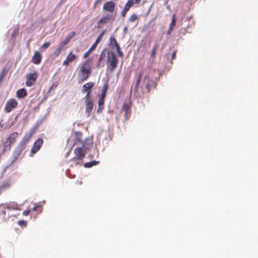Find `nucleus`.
<instances>
[{"label":"nucleus","mask_w":258,"mask_h":258,"mask_svg":"<svg viewBox=\"0 0 258 258\" xmlns=\"http://www.w3.org/2000/svg\"><path fill=\"white\" fill-rule=\"evenodd\" d=\"M91 60L89 58L82 62L78 72V81L79 83L87 80L91 74Z\"/></svg>","instance_id":"1"},{"label":"nucleus","mask_w":258,"mask_h":258,"mask_svg":"<svg viewBox=\"0 0 258 258\" xmlns=\"http://www.w3.org/2000/svg\"><path fill=\"white\" fill-rule=\"evenodd\" d=\"M107 69L112 73L116 68L118 63V59L113 52H108L107 55Z\"/></svg>","instance_id":"2"},{"label":"nucleus","mask_w":258,"mask_h":258,"mask_svg":"<svg viewBox=\"0 0 258 258\" xmlns=\"http://www.w3.org/2000/svg\"><path fill=\"white\" fill-rule=\"evenodd\" d=\"M85 147H78L74 150L75 157L72 159L76 164H81L85 156V151L83 150Z\"/></svg>","instance_id":"3"},{"label":"nucleus","mask_w":258,"mask_h":258,"mask_svg":"<svg viewBox=\"0 0 258 258\" xmlns=\"http://www.w3.org/2000/svg\"><path fill=\"white\" fill-rule=\"evenodd\" d=\"M115 15L107 14L102 17L97 22V28H101L103 25L113 22L115 18Z\"/></svg>","instance_id":"4"},{"label":"nucleus","mask_w":258,"mask_h":258,"mask_svg":"<svg viewBox=\"0 0 258 258\" xmlns=\"http://www.w3.org/2000/svg\"><path fill=\"white\" fill-rule=\"evenodd\" d=\"M94 86L95 83L93 82H89L83 85L81 91L86 94L85 99L91 98V92Z\"/></svg>","instance_id":"5"},{"label":"nucleus","mask_w":258,"mask_h":258,"mask_svg":"<svg viewBox=\"0 0 258 258\" xmlns=\"http://www.w3.org/2000/svg\"><path fill=\"white\" fill-rule=\"evenodd\" d=\"M18 105L17 101L14 98L9 99L6 103L5 111L9 113L14 109L16 108Z\"/></svg>","instance_id":"6"},{"label":"nucleus","mask_w":258,"mask_h":258,"mask_svg":"<svg viewBox=\"0 0 258 258\" xmlns=\"http://www.w3.org/2000/svg\"><path fill=\"white\" fill-rule=\"evenodd\" d=\"M82 134L80 132H76L75 134V139L74 142V146L80 145L82 147H85L87 148V146L86 145V142L88 141L87 139L85 141H82Z\"/></svg>","instance_id":"7"},{"label":"nucleus","mask_w":258,"mask_h":258,"mask_svg":"<svg viewBox=\"0 0 258 258\" xmlns=\"http://www.w3.org/2000/svg\"><path fill=\"white\" fill-rule=\"evenodd\" d=\"M43 143V140L42 138H38L35 141L31 149V156H33V155L36 154L39 150Z\"/></svg>","instance_id":"8"},{"label":"nucleus","mask_w":258,"mask_h":258,"mask_svg":"<svg viewBox=\"0 0 258 258\" xmlns=\"http://www.w3.org/2000/svg\"><path fill=\"white\" fill-rule=\"evenodd\" d=\"M37 77L38 74L37 73H30L27 74L26 76V85L29 87L32 86L36 81Z\"/></svg>","instance_id":"9"},{"label":"nucleus","mask_w":258,"mask_h":258,"mask_svg":"<svg viewBox=\"0 0 258 258\" xmlns=\"http://www.w3.org/2000/svg\"><path fill=\"white\" fill-rule=\"evenodd\" d=\"M115 8V4L113 2L108 1L104 4L102 9L104 11L108 12V14H112Z\"/></svg>","instance_id":"10"},{"label":"nucleus","mask_w":258,"mask_h":258,"mask_svg":"<svg viewBox=\"0 0 258 258\" xmlns=\"http://www.w3.org/2000/svg\"><path fill=\"white\" fill-rule=\"evenodd\" d=\"M33 133V132H31L28 134H26L24 136L22 140L19 145V146L20 147L21 150H24L26 148V145L28 143L30 140L32 138Z\"/></svg>","instance_id":"11"},{"label":"nucleus","mask_w":258,"mask_h":258,"mask_svg":"<svg viewBox=\"0 0 258 258\" xmlns=\"http://www.w3.org/2000/svg\"><path fill=\"white\" fill-rule=\"evenodd\" d=\"M86 108L85 113L87 117H89L93 109V103L91 98L85 99Z\"/></svg>","instance_id":"12"},{"label":"nucleus","mask_w":258,"mask_h":258,"mask_svg":"<svg viewBox=\"0 0 258 258\" xmlns=\"http://www.w3.org/2000/svg\"><path fill=\"white\" fill-rule=\"evenodd\" d=\"M78 56L73 54L72 52H70L66 57V59L63 61V66H68L70 62L75 61L78 58Z\"/></svg>","instance_id":"13"},{"label":"nucleus","mask_w":258,"mask_h":258,"mask_svg":"<svg viewBox=\"0 0 258 258\" xmlns=\"http://www.w3.org/2000/svg\"><path fill=\"white\" fill-rule=\"evenodd\" d=\"M122 110L124 112V119L127 120L131 116V106L128 103L123 104L121 108Z\"/></svg>","instance_id":"14"},{"label":"nucleus","mask_w":258,"mask_h":258,"mask_svg":"<svg viewBox=\"0 0 258 258\" xmlns=\"http://www.w3.org/2000/svg\"><path fill=\"white\" fill-rule=\"evenodd\" d=\"M145 73H146V70H145V69H143L140 70L138 73V75L137 80H136L135 87V90L137 92L138 91V88H139V86L140 84V82H141V78H142V76L145 74H146Z\"/></svg>","instance_id":"15"},{"label":"nucleus","mask_w":258,"mask_h":258,"mask_svg":"<svg viewBox=\"0 0 258 258\" xmlns=\"http://www.w3.org/2000/svg\"><path fill=\"white\" fill-rule=\"evenodd\" d=\"M42 59V56L39 52L36 51L35 52L34 55L32 58V62L36 64H38L40 63Z\"/></svg>","instance_id":"16"},{"label":"nucleus","mask_w":258,"mask_h":258,"mask_svg":"<svg viewBox=\"0 0 258 258\" xmlns=\"http://www.w3.org/2000/svg\"><path fill=\"white\" fill-rule=\"evenodd\" d=\"M144 83L145 84V88L147 92L149 93L151 90L150 79L148 74L146 73L144 76Z\"/></svg>","instance_id":"17"},{"label":"nucleus","mask_w":258,"mask_h":258,"mask_svg":"<svg viewBox=\"0 0 258 258\" xmlns=\"http://www.w3.org/2000/svg\"><path fill=\"white\" fill-rule=\"evenodd\" d=\"M18 137V133L17 132H14L10 134L6 139V140L12 144H14L16 142V139Z\"/></svg>","instance_id":"18"},{"label":"nucleus","mask_w":258,"mask_h":258,"mask_svg":"<svg viewBox=\"0 0 258 258\" xmlns=\"http://www.w3.org/2000/svg\"><path fill=\"white\" fill-rule=\"evenodd\" d=\"M109 45L112 48L115 47L116 49H118L120 47L116 39L114 37H110Z\"/></svg>","instance_id":"19"},{"label":"nucleus","mask_w":258,"mask_h":258,"mask_svg":"<svg viewBox=\"0 0 258 258\" xmlns=\"http://www.w3.org/2000/svg\"><path fill=\"white\" fill-rule=\"evenodd\" d=\"M27 95V92L24 88H22L18 90L16 93V96L18 98H24Z\"/></svg>","instance_id":"20"},{"label":"nucleus","mask_w":258,"mask_h":258,"mask_svg":"<svg viewBox=\"0 0 258 258\" xmlns=\"http://www.w3.org/2000/svg\"><path fill=\"white\" fill-rule=\"evenodd\" d=\"M104 57H105V54L102 51L100 53L99 57L98 60L96 63V68L97 69H100V68L103 67V64L102 63V61L104 58Z\"/></svg>","instance_id":"21"},{"label":"nucleus","mask_w":258,"mask_h":258,"mask_svg":"<svg viewBox=\"0 0 258 258\" xmlns=\"http://www.w3.org/2000/svg\"><path fill=\"white\" fill-rule=\"evenodd\" d=\"M105 99L99 98L98 100V108L97 112L98 113L101 112L104 108Z\"/></svg>","instance_id":"22"},{"label":"nucleus","mask_w":258,"mask_h":258,"mask_svg":"<svg viewBox=\"0 0 258 258\" xmlns=\"http://www.w3.org/2000/svg\"><path fill=\"white\" fill-rule=\"evenodd\" d=\"M96 45H95L94 44H93L91 46V47L90 48V49L87 51H86L83 55V58H87L90 53H91V52L94 49H95L96 47Z\"/></svg>","instance_id":"23"},{"label":"nucleus","mask_w":258,"mask_h":258,"mask_svg":"<svg viewBox=\"0 0 258 258\" xmlns=\"http://www.w3.org/2000/svg\"><path fill=\"white\" fill-rule=\"evenodd\" d=\"M4 152L10 150L11 148L12 144L9 143L6 140L4 143Z\"/></svg>","instance_id":"24"},{"label":"nucleus","mask_w":258,"mask_h":258,"mask_svg":"<svg viewBox=\"0 0 258 258\" xmlns=\"http://www.w3.org/2000/svg\"><path fill=\"white\" fill-rule=\"evenodd\" d=\"M63 47L59 44L56 50L54 52V54L56 57H57L62 51Z\"/></svg>","instance_id":"25"},{"label":"nucleus","mask_w":258,"mask_h":258,"mask_svg":"<svg viewBox=\"0 0 258 258\" xmlns=\"http://www.w3.org/2000/svg\"><path fill=\"white\" fill-rule=\"evenodd\" d=\"M158 46H159L158 44H157V43H155V45L154 46V47L152 48V51L151 53V56H150L151 57L154 58V57L155 56L156 51L157 49L158 48Z\"/></svg>","instance_id":"26"},{"label":"nucleus","mask_w":258,"mask_h":258,"mask_svg":"<svg viewBox=\"0 0 258 258\" xmlns=\"http://www.w3.org/2000/svg\"><path fill=\"white\" fill-rule=\"evenodd\" d=\"M176 21V15L175 14H174L172 15L171 23V24L170 25V27H169L171 29H173L174 27H175Z\"/></svg>","instance_id":"27"},{"label":"nucleus","mask_w":258,"mask_h":258,"mask_svg":"<svg viewBox=\"0 0 258 258\" xmlns=\"http://www.w3.org/2000/svg\"><path fill=\"white\" fill-rule=\"evenodd\" d=\"M138 19V16L135 14H133L131 15L128 19V21L131 22H134Z\"/></svg>","instance_id":"28"},{"label":"nucleus","mask_w":258,"mask_h":258,"mask_svg":"<svg viewBox=\"0 0 258 258\" xmlns=\"http://www.w3.org/2000/svg\"><path fill=\"white\" fill-rule=\"evenodd\" d=\"M105 31L103 30L99 35L98 37L96 40L95 43H94L96 46L97 45L98 43L100 42L101 38L103 37V35L104 34Z\"/></svg>","instance_id":"29"},{"label":"nucleus","mask_w":258,"mask_h":258,"mask_svg":"<svg viewBox=\"0 0 258 258\" xmlns=\"http://www.w3.org/2000/svg\"><path fill=\"white\" fill-rule=\"evenodd\" d=\"M130 8H128L127 6L125 5L123 10L122 11V12L121 13V16L123 17H125L126 13L130 10Z\"/></svg>","instance_id":"30"},{"label":"nucleus","mask_w":258,"mask_h":258,"mask_svg":"<svg viewBox=\"0 0 258 258\" xmlns=\"http://www.w3.org/2000/svg\"><path fill=\"white\" fill-rule=\"evenodd\" d=\"M135 4H136L135 0H128L125 5L130 8Z\"/></svg>","instance_id":"31"},{"label":"nucleus","mask_w":258,"mask_h":258,"mask_svg":"<svg viewBox=\"0 0 258 258\" xmlns=\"http://www.w3.org/2000/svg\"><path fill=\"white\" fill-rule=\"evenodd\" d=\"M108 83H105L104 85H103V86L102 88V90H101V92H104V93H106L107 92V91L108 90Z\"/></svg>","instance_id":"32"},{"label":"nucleus","mask_w":258,"mask_h":258,"mask_svg":"<svg viewBox=\"0 0 258 258\" xmlns=\"http://www.w3.org/2000/svg\"><path fill=\"white\" fill-rule=\"evenodd\" d=\"M50 45V43L49 42H45L42 44V45L41 47V49H46L47 48L49 47V46Z\"/></svg>","instance_id":"33"},{"label":"nucleus","mask_w":258,"mask_h":258,"mask_svg":"<svg viewBox=\"0 0 258 258\" xmlns=\"http://www.w3.org/2000/svg\"><path fill=\"white\" fill-rule=\"evenodd\" d=\"M18 32H19V30H18V28L14 29V30H13L12 33L11 34V37L12 38H14L16 36V35H17Z\"/></svg>","instance_id":"34"},{"label":"nucleus","mask_w":258,"mask_h":258,"mask_svg":"<svg viewBox=\"0 0 258 258\" xmlns=\"http://www.w3.org/2000/svg\"><path fill=\"white\" fill-rule=\"evenodd\" d=\"M18 224L21 226H26L27 222L25 220H20L18 221Z\"/></svg>","instance_id":"35"},{"label":"nucleus","mask_w":258,"mask_h":258,"mask_svg":"<svg viewBox=\"0 0 258 258\" xmlns=\"http://www.w3.org/2000/svg\"><path fill=\"white\" fill-rule=\"evenodd\" d=\"M69 40L66 38V40L61 42L59 44L64 48L66 45L67 44Z\"/></svg>","instance_id":"36"},{"label":"nucleus","mask_w":258,"mask_h":258,"mask_svg":"<svg viewBox=\"0 0 258 258\" xmlns=\"http://www.w3.org/2000/svg\"><path fill=\"white\" fill-rule=\"evenodd\" d=\"M93 165H95V164H92V162H88L84 164V167L86 168H90Z\"/></svg>","instance_id":"37"},{"label":"nucleus","mask_w":258,"mask_h":258,"mask_svg":"<svg viewBox=\"0 0 258 258\" xmlns=\"http://www.w3.org/2000/svg\"><path fill=\"white\" fill-rule=\"evenodd\" d=\"M6 211L5 210H3L1 213H0V216L2 217L3 220L4 221H6V219L5 218V216L6 215Z\"/></svg>","instance_id":"38"},{"label":"nucleus","mask_w":258,"mask_h":258,"mask_svg":"<svg viewBox=\"0 0 258 258\" xmlns=\"http://www.w3.org/2000/svg\"><path fill=\"white\" fill-rule=\"evenodd\" d=\"M76 33L75 32H72L69 34V35L67 37V38L70 40L75 35Z\"/></svg>","instance_id":"39"},{"label":"nucleus","mask_w":258,"mask_h":258,"mask_svg":"<svg viewBox=\"0 0 258 258\" xmlns=\"http://www.w3.org/2000/svg\"><path fill=\"white\" fill-rule=\"evenodd\" d=\"M102 0H96L94 3V7L96 8L97 5L100 4Z\"/></svg>","instance_id":"40"},{"label":"nucleus","mask_w":258,"mask_h":258,"mask_svg":"<svg viewBox=\"0 0 258 258\" xmlns=\"http://www.w3.org/2000/svg\"><path fill=\"white\" fill-rule=\"evenodd\" d=\"M30 213V210H25L23 213V215L24 216H28Z\"/></svg>","instance_id":"41"},{"label":"nucleus","mask_w":258,"mask_h":258,"mask_svg":"<svg viewBox=\"0 0 258 258\" xmlns=\"http://www.w3.org/2000/svg\"><path fill=\"white\" fill-rule=\"evenodd\" d=\"M116 51L117 52V53L119 56H122L123 55L122 52L120 50V47H119L118 49H116Z\"/></svg>","instance_id":"42"},{"label":"nucleus","mask_w":258,"mask_h":258,"mask_svg":"<svg viewBox=\"0 0 258 258\" xmlns=\"http://www.w3.org/2000/svg\"><path fill=\"white\" fill-rule=\"evenodd\" d=\"M106 95V93H104V92H101V97L100 98L102 99H105Z\"/></svg>","instance_id":"43"},{"label":"nucleus","mask_w":258,"mask_h":258,"mask_svg":"<svg viewBox=\"0 0 258 258\" xmlns=\"http://www.w3.org/2000/svg\"><path fill=\"white\" fill-rule=\"evenodd\" d=\"M173 29H171L170 27L169 28V29L167 31V34H170L172 32V31Z\"/></svg>","instance_id":"44"},{"label":"nucleus","mask_w":258,"mask_h":258,"mask_svg":"<svg viewBox=\"0 0 258 258\" xmlns=\"http://www.w3.org/2000/svg\"><path fill=\"white\" fill-rule=\"evenodd\" d=\"M38 208H39V206H36L33 207V210L34 211H37Z\"/></svg>","instance_id":"45"},{"label":"nucleus","mask_w":258,"mask_h":258,"mask_svg":"<svg viewBox=\"0 0 258 258\" xmlns=\"http://www.w3.org/2000/svg\"><path fill=\"white\" fill-rule=\"evenodd\" d=\"M127 26H125L124 28H123V31L124 32H126L127 31Z\"/></svg>","instance_id":"46"},{"label":"nucleus","mask_w":258,"mask_h":258,"mask_svg":"<svg viewBox=\"0 0 258 258\" xmlns=\"http://www.w3.org/2000/svg\"><path fill=\"white\" fill-rule=\"evenodd\" d=\"M175 56H176L175 52H174L172 53V59H174V58L175 57Z\"/></svg>","instance_id":"47"},{"label":"nucleus","mask_w":258,"mask_h":258,"mask_svg":"<svg viewBox=\"0 0 258 258\" xmlns=\"http://www.w3.org/2000/svg\"><path fill=\"white\" fill-rule=\"evenodd\" d=\"M141 0H135L136 4H139L141 3Z\"/></svg>","instance_id":"48"},{"label":"nucleus","mask_w":258,"mask_h":258,"mask_svg":"<svg viewBox=\"0 0 258 258\" xmlns=\"http://www.w3.org/2000/svg\"><path fill=\"white\" fill-rule=\"evenodd\" d=\"M91 162H92V164H95V165H96L98 163V162L95 161H91Z\"/></svg>","instance_id":"49"}]
</instances>
